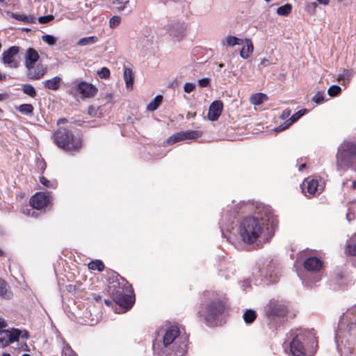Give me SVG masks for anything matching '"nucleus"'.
Listing matches in <instances>:
<instances>
[{
	"instance_id": "nucleus-64",
	"label": "nucleus",
	"mask_w": 356,
	"mask_h": 356,
	"mask_svg": "<svg viewBox=\"0 0 356 356\" xmlns=\"http://www.w3.org/2000/svg\"><path fill=\"white\" fill-rule=\"evenodd\" d=\"M3 356H10V354H9V353H3Z\"/></svg>"
},
{
	"instance_id": "nucleus-63",
	"label": "nucleus",
	"mask_w": 356,
	"mask_h": 356,
	"mask_svg": "<svg viewBox=\"0 0 356 356\" xmlns=\"http://www.w3.org/2000/svg\"><path fill=\"white\" fill-rule=\"evenodd\" d=\"M4 78H5V75L0 74V79H4Z\"/></svg>"
},
{
	"instance_id": "nucleus-47",
	"label": "nucleus",
	"mask_w": 356,
	"mask_h": 356,
	"mask_svg": "<svg viewBox=\"0 0 356 356\" xmlns=\"http://www.w3.org/2000/svg\"><path fill=\"white\" fill-rule=\"evenodd\" d=\"M312 101L316 102V104H321L324 101L323 95L321 92H317L313 97Z\"/></svg>"
},
{
	"instance_id": "nucleus-35",
	"label": "nucleus",
	"mask_w": 356,
	"mask_h": 356,
	"mask_svg": "<svg viewBox=\"0 0 356 356\" xmlns=\"http://www.w3.org/2000/svg\"><path fill=\"white\" fill-rule=\"evenodd\" d=\"M291 10H292L291 5L289 3H286L284 6L279 7L277 9V13L279 15L286 16L291 12Z\"/></svg>"
},
{
	"instance_id": "nucleus-45",
	"label": "nucleus",
	"mask_w": 356,
	"mask_h": 356,
	"mask_svg": "<svg viewBox=\"0 0 356 356\" xmlns=\"http://www.w3.org/2000/svg\"><path fill=\"white\" fill-rule=\"evenodd\" d=\"M356 212V204L353 205L349 209V212L346 214V219L350 222L355 218V213Z\"/></svg>"
},
{
	"instance_id": "nucleus-59",
	"label": "nucleus",
	"mask_w": 356,
	"mask_h": 356,
	"mask_svg": "<svg viewBox=\"0 0 356 356\" xmlns=\"http://www.w3.org/2000/svg\"><path fill=\"white\" fill-rule=\"evenodd\" d=\"M7 98L6 94H0V102Z\"/></svg>"
},
{
	"instance_id": "nucleus-55",
	"label": "nucleus",
	"mask_w": 356,
	"mask_h": 356,
	"mask_svg": "<svg viewBox=\"0 0 356 356\" xmlns=\"http://www.w3.org/2000/svg\"><path fill=\"white\" fill-rule=\"evenodd\" d=\"M35 22V18L33 16H27V19L26 20V23H33Z\"/></svg>"
},
{
	"instance_id": "nucleus-51",
	"label": "nucleus",
	"mask_w": 356,
	"mask_h": 356,
	"mask_svg": "<svg viewBox=\"0 0 356 356\" xmlns=\"http://www.w3.org/2000/svg\"><path fill=\"white\" fill-rule=\"evenodd\" d=\"M271 64V63L270 62V60L267 58H263L261 62H260V64H259V66H262V67H268Z\"/></svg>"
},
{
	"instance_id": "nucleus-50",
	"label": "nucleus",
	"mask_w": 356,
	"mask_h": 356,
	"mask_svg": "<svg viewBox=\"0 0 356 356\" xmlns=\"http://www.w3.org/2000/svg\"><path fill=\"white\" fill-rule=\"evenodd\" d=\"M210 83V79L209 78H203L198 80V83L201 87H207L209 86Z\"/></svg>"
},
{
	"instance_id": "nucleus-43",
	"label": "nucleus",
	"mask_w": 356,
	"mask_h": 356,
	"mask_svg": "<svg viewBox=\"0 0 356 356\" xmlns=\"http://www.w3.org/2000/svg\"><path fill=\"white\" fill-rule=\"evenodd\" d=\"M62 356H74L73 350L68 344H65L63 346Z\"/></svg>"
},
{
	"instance_id": "nucleus-62",
	"label": "nucleus",
	"mask_w": 356,
	"mask_h": 356,
	"mask_svg": "<svg viewBox=\"0 0 356 356\" xmlns=\"http://www.w3.org/2000/svg\"><path fill=\"white\" fill-rule=\"evenodd\" d=\"M227 223L232 224L233 223V220L232 219H229L228 221H227Z\"/></svg>"
},
{
	"instance_id": "nucleus-12",
	"label": "nucleus",
	"mask_w": 356,
	"mask_h": 356,
	"mask_svg": "<svg viewBox=\"0 0 356 356\" xmlns=\"http://www.w3.org/2000/svg\"><path fill=\"white\" fill-rule=\"evenodd\" d=\"M19 51V48L17 46H12L8 48L2 54L3 63L10 67H17L18 62L15 60V57L18 54Z\"/></svg>"
},
{
	"instance_id": "nucleus-24",
	"label": "nucleus",
	"mask_w": 356,
	"mask_h": 356,
	"mask_svg": "<svg viewBox=\"0 0 356 356\" xmlns=\"http://www.w3.org/2000/svg\"><path fill=\"white\" fill-rule=\"evenodd\" d=\"M61 78L59 76H54L52 79L45 80L42 82L43 86L49 90H57L60 86Z\"/></svg>"
},
{
	"instance_id": "nucleus-29",
	"label": "nucleus",
	"mask_w": 356,
	"mask_h": 356,
	"mask_svg": "<svg viewBox=\"0 0 356 356\" xmlns=\"http://www.w3.org/2000/svg\"><path fill=\"white\" fill-rule=\"evenodd\" d=\"M163 97L160 95H156L152 101H151L147 106V110L150 111H155L160 105Z\"/></svg>"
},
{
	"instance_id": "nucleus-38",
	"label": "nucleus",
	"mask_w": 356,
	"mask_h": 356,
	"mask_svg": "<svg viewBox=\"0 0 356 356\" xmlns=\"http://www.w3.org/2000/svg\"><path fill=\"white\" fill-rule=\"evenodd\" d=\"M351 77V72L348 70H343V72L338 75L337 80L343 81V83L349 82Z\"/></svg>"
},
{
	"instance_id": "nucleus-48",
	"label": "nucleus",
	"mask_w": 356,
	"mask_h": 356,
	"mask_svg": "<svg viewBox=\"0 0 356 356\" xmlns=\"http://www.w3.org/2000/svg\"><path fill=\"white\" fill-rule=\"evenodd\" d=\"M195 83H186L184 86V90L186 92L190 93L195 88Z\"/></svg>"
},
{
	"instance_id": "nucleus-7",
	"label": "nucleus",
	"mask_w": 356,
	"mask_h": 356,
	"mask_svg": "<svg viewBox=\"0 0 356 356\" xmlns=\"http://www.w3.org/2000/svg\"><path fill=\"white\" fill-rule=\"evenodd\" d=\"M55 143L65 151H77L82 145L81 140L74 137L72 133L65 128H60L54 134Z\"/></svg>"
},
{
	"instance_id": "nucleus-1",
	"label": "nucleus",
	"mask_w": 356,
	"mask_h": 356,
	"mask_svg": "<svg viewBox=\"0 0 356 356\" xmlns=\"http://www.w3.org/2000/svg\"><path fill=\"white\" fill-rule=\"evenodd\" d=\"M254 216L245 217L241 222L238 233L241 240L247 244H253L261 236L264 227L268 222L273 223L270 209L262 207Z\"/></svg>"
},
{
	"instance_id": "nucleus-37",
	"label": "nucleus",
	"mask_w": 356,
	"mask_h": 356,
	"mask_svg": "<svg viewBox=\"0 0 356 356\" xmlns=\"http://www.w3.org/2000/svg\"><path fill=\"white\" fill-rule=\"evenodd\" d=\"M183 136L184 134H182V131L177 132L169 137L167 140V143L168 144H174L177 142L184 140V139Z\"/></svg>"
},
{
	"instance_id": "nucleus-39",
	"label": "nucleus",
	"mask_w": 356,
	"mask_h": 356,
	"mask_svg": "<svg viewBox=\"0 0 356 356\" xmlns=\"http://www.w3.org/2000/svg\"><path fill=\"white\" fill-rule=\"evenodd\" d=\"M40 181L43 186L47 188H55L57 186L56 181H51L46 179L44 177H40Z\"/></svg>"
},
{
	"instance_id": "nucleus-19",
	"label": "nucleus",
	"mask_w": 356,
	"mask_h": 356,
	"mask_svg": "<svg viewBox=\"0 0 356 356\" xmlns=\"http://www.w3.org/2000/svg\"><path fill=\"white\" fill-rule=\"evenodd\" d=\"M304 266L308 271L317 272L321 268L322 262L316 257H309L305 261Z\"/></svg>"
},
{
	"instance_id": "nucleus-32",
	"label": "nucleus",
	"mask_w": 356,
	"mask_h": 356,
	"mask_svg": "<svg viewBox=\"0 0 356 356\" xmlns=\"http://www.w3.org/2000/svg\"><path fill=\"white\" fill-rule=\"evenodd\" d=\"M88 267L90 270H97L99 272L103 271L104 269V264L100 260H97V259L90 261L88 265Z\"/></svg>"
},
{
	"instance_id": "nucleus-22",
	"label": "nucleus",
	"mask_w": 356,
	"mask_h": 356,
	"mask_svg": "<svg viewBox=\"0 0 356 356\" xmlns=\"http://www.w3.org/2000/svg\"><path fill=\"white\" fill-rule=\"evenodd\" d=\"M242 44H243V40L234 35H227L221 42L222 46L226 48L233 47L236 45H241Z\"/></svg>"
},
{
	"instance_id": "nucleus-23",
	"label": "nucleus",
	"mask_w": 356,
	"mask_h": 356,
	"mask_svg": "<svg viewBox=\"0 0 356 356\" xmlns=\"http://www.w3.org/2000/svg\"><path fill=\"white\" fill-rule=\"evenodd\" d=\"M243 42L245 45L240 51V56L243 59H248L253 53L254 46L250 39H245Z\"/></svg>"
},
{
	"instance_id": "nucleus-21",
	"label": "nucleus",
	"mask_w": 356,
	"mask_h": 356,
	"mask_svg": "<svg viewBox=\"0 0 356 356\" xmlns=\"http://www.w3.org/2000/svg\"><path fill=\"white\" fill-rule=\"evenodd\" d=\"M39 58V54L36 50L33 48H29L26 51V56L25 57V67H31V66L35 65Z\"/></svg>"
},
{
	"instance_id": "nucleus-26",
	"label": "nucleus",
	"mask_w": 356,
	"mask_h": 356,
	"mask_svg": "<svg viewBox=\"0 0 356 356\" xmlns=\"http://www.w3.org/2000/svg\"><path fill=\"white\" fill-rule=\"evenodd\" d=\"M267 99L268 97L266 95L259 92L252 95L250 98V102L253 105H260Z\"/></svg>"
},
{
	"instance_id": "nucleus-9",
	"label": "nucleus",
	"mask_w": 356,
	"mask_h": 356,
	"mask_svg": "<svg viewBox=\"0 0 356 356\" xmlns=\"http://www.w3.org/2000/svg\"><path fill=\"white\" fill-rule=\"evenodd\" d=\"M187 24L185 22L175 21L166 26V30L172 38L180 40L186 36Z\"/></svg>"
},
{
	"instance_id": "nucleus-16",
	"label": "nucleus",
	"mask_w": 356,
	"mask_h": 356,
	"mask_svg": "<svg viewBox=\"0 0 356 356\" xmlns=\"http://www.w3.org/2000/svg\"><path fill=\"white\" fill-rule=\"evenodd\" d=\"M111 4L119 13L129 15L132 12L129 0H111Z\"/></svg>"
},
{
	"instance_id": "nucleus-60",
	"label": "nucleus",
	"mask_w": 356,
	"mask_h": 356,
	"mask_svg": "<svg viewBox=\"0 0 356 356\" xmlns=\"http://www.w3.org/2000/svg\"><path fill=\"white\" fill-rule=\"evenodd\" d=\"M305 166H306V164H305V163L302 164V165L299 167V168H298L299 171L302 170L305 168Z\"/></svg>"
},
{
	"instance_id": "nucleus-5",
	"label": "nucleus",
	"mask_w": 356,
	"mask_h": 356,
	"mask_svg": "<svg viewBox=\"0 0 356 356\" xmlns=\"http://www.w3.org/2000/svg\"><path fill=\"white\" fill-rule=\"evenodd\" d=\"M355 164H356V143L344 141L338 148L337 154V170L345 171Z\"/></svg>"
},
{
	"instance_id": "nucleus-44",
	"label": "nucleus",
	"mask_w": 356,
	"mask_h": 356,
	"mask_svg": "<svg viewBox=\"0 0 356 356\" xmlns=\"http://www.w3.org/2000/svg\"><path fill=\"white\" fill-rule=\"evenodd\" d=\"M97 74L102 79H108L111 74L110 70L106 67H102Z\"/></svg>"
},
{
	"instance_id": "nucleus-28",
	"label": "nucleus",
	"mask_w": 356,
	"mask_h": 356,
	"mask_svg": "<svg viewBox=\"0 0 356 356\" xmlns=\"http://www.w3.org/2000/svg\"><path fill=\"white\" fill-rule=\"evenodd\" d=\"M98 41V38L95 35L85 37L79 39L76 43L78 46L91 45Z\"/></svg>"
},
{
	"instance_id": "nucleus-13",
	"label": "nucleus",
	"mask_w": 356,
	"mask_h": 356,
	"mask_svg": "<svg viewBox=\"0 0 356 356\" xmlns=\"http://www.w3.org/2000/svg\"><path fill=\"white\" fill-rule=\"evenodd\" d=\"M302 191L304 193H308L309 195H314L320 193L323 191V186L318 184L317 179L307 177L302 183Z\"/></svg>"
},
{
	"instance_id": "nucleus-31",
	"label": "nucleus",
	"mask_w": 356,
	"mask_h": 356,
	"mask_svg": "<svg viewBox=\"0 0 356 356\" xmlns=\"http://www.w3.org/2000/svg\"><path fill=\"white\" fill-rule=\"evenodd\" d=\"M256 317V312L252 309H247L243 315V320L246 323H252Z\"/></svg>"
},
{
	"instance_id": "nucleus-56",
	"label": "nucleus",
	"mask_w": 356,
	"mask_h": 356,
	"mask_svg": "<svg viewBox=\"0 0 356 356\" xmlns=\"http://www.w3.org/2000/svg\"><path fill=\"white\" fill-rule=\"evenodd\" d=\"M6 327V322L3 318H0V329Z\"/></svg>"
},
{
	"instance_id": "nucleus-40",
	"label": "nucleus",
	"mask_w": 356,
	"mask_h": 356,
	"mask_svg": "<svg viewBox=\"0 0 356 356\" xmlns=\"http://www.w3.org/2000/svg\"><path fill=\"white\" fill-rule=\"evenodd\" d=\"M341 91V88L337 85L331 86L328 90L327 93L331 97H334L338 95Z\"/></svg>"
},
{
	"instance_id": "nucleus-52",
	"label": "nucleus",
	"mask_w": 356,
	"mask_h": 356,
	"mask_svg": "<svg viewBox=\"0 0 356 356\" xmlns=\"http://www.w3.org/2000/svg\"><path fill=\"white\" fill-rule=\"evenodd\" d=\"M291 114V110L289 109H285L283 111L282 115H281V118L282 119H285L286 118H288Z\"/></svg>"
},
{
	"instance_id": "nucleus-61",
	"label": "nucleus",
	"mask_w": 356,
	"mask_h": 356,
	"mask_svg": "<svg viewBox=\"0 0 356 356\" xmlns=\"http://www.w3.org/2000/svg\"><path fill=\"white\" fill-rule=\"evenodd\" d=\"M352 188L353 189H356V181H353V183H352Z\"/></svg>"
},
{
	"instance_id": "nucleus-58",
	"label": "nucleus",
	"mask_w": 356,
	"mask_h": 356,
	"mask_svg": "<svg viewBox=\"0 0 356 356\" xmlns=\"http://www.w3.org/2000/svg\"><path fill=\"white\" fill-rule=\"evenodd\" d=\"M66 119L65 118H60L58 120V122L57 124H63V123H65L66 122Z\"/></svg>"
},
{
	"instance_id": "nucleus-54",
	"label": "nucleus",
	"mask_w": 356,
	"mask_h": 356,
	"mask_svg": "<svg viewBox=\"0 0 356 356\" xmlns=\"http://www.w3.org/2000/svg\"><path fill=\"white\" fill-rule=\"evenodd\" d=\"M38 166L41 169V170L44 171L46 168V163L44 161H42L38 162Z\"/></svg>"
},
{
	"instance_id": "nucleus-46",
	"label": "nucleus",
	"mask_w": 356,
	"mask_h": 356,
	"mask_svg": "<svg viewBox=\"0 0 356 356\" xmlns=\"http://www.w3.org/2000/svg\"><path fill=\"white\" fill-rule=\"evenodd\" d=\"M54 19V17L52 15H49L46 16H42L38 18V22L40 24H47L52 21Z\"/></svg>"
},
{
	"instance_id": "nucleus-36",
	"label": "nucleus",
	"mask_w": 356,
	"mask_h": 356,
	"mask_svg": "<svg viewBox=\"0 0 356 356\" xmlns=\"http://www.w3.org/2000/svg\"><path fill=\"white\" fill-rule=\"evenodd\" d=\"M22 91L24 94L30 96L31 97H35L37 95L34 87L30 84L24 85L22 86Z\"/></svg>"
},
{
	"instance_id": "nucleus-14",
	"label": "nucleus",
	"mask_w": 356,
	"mask_h": 356,
	"mask_svg": "<svg viewBox=\"0 0 356 356\" xmlns=\"http://www.w3.org/2000/svg\"><path fill=\"white\" fill-rule=\"evenodd\" d=\"M74 90L81 95L83 98L92 97L97 91V89L93 85L84 81L76 83L74 86Z\"/></svg>"
},
{
	"instance_id": "nucleus-34",
	"label": "nucleus",
	"mask_w": 356,
	"mask_h": 356,
	"mask_svg": "<svg viewBox=\"0 0 356 356\" xmlns=\"http://www.w3.org/2000/svg\"><path fill=\"white\" fill-rule=\"evenodd\" d=\"M18 111L23 115H31L33 111V106L30 104H21L18 107Z\"/></svg>"
},
{
	"instance_id": "nucleus-33",
	"label": "nucleus",
	"mask_w": 356,
	"mask_h": 356,
	"mask_svg": "<svg viewBox=\"0 0 356 356\" xmlns=\"http://www.w3.org/2000/svg\"><path fill=\"white\" fill-rule=\"evenodd\" d=\"M355 241H356V234L350 239V243L346 245L345 252L348 254L356 255V244L352 245V243Z\"/></svg>"
},
{
	"instance_id": "nucleus-49",
	"label": "nucleus",
	"mask_w": 356,
	"mask_h": 356,
	"mask_svg": "<svg viewBox=\"0 0 356 356\" xmlns=\"http://www.w3.org/2000/svg\"><path fill=\"white\" fill-rule=\"evenodd\" d=\"M11 16H12V17H13L19 21H22L24 23H26V20L27 19V16L25 15H19V14L12 13Z\"/></svg>"
},
{
	"instance_id": "nucleus-41",
	"label": "nucleus",
	"mask_w": 356,
	"mask_h": 356,
	"mask_svg": "<svg viewBox=\"0 0 356 356\" xmlns=\"http://www.w3.org/2000/svg\"><path fill=\"white\" fill-rule=\"evenodd\" d=\"M121 22V17L120 16L115 15L112 17L109 20V26L111 29L116 28L120 25Z\"/></svg>"
},
{
	"instance_id": "nucleus-20",
	"label": "nucleus",
	"mask_w": 356,
	"mask_h": 356,
	"mask_svg": "<svg viewBox=\"0 0 356 356\" xmlns=\"http://www.w3.org/2000/svg\"><path fill=\"white\" fill-rule=\"evenodd\" d=\"M306 112V109L300 110L295 113L288 120H286L283 125H281L275 129V131H280L287 129L292 124L296 122L300 118H301Z\"/></svg>"
},
{
	"instance_id": "nucleus-17",
	"label": "nucleus",
	"mask_w": 356,
	"mask_h": 356,
	"mask_svg": "<svg viewBox=\"0 0 356 356\" xmlns=\"http://www.w3.org/2000/svg\"><path fill=\"white\" fill-rule=\"evenodd\" d=\"M222 103L220 101H214L209 108L208 118L211 121L216 120L220 115L222 111Z\"/></svg>"
},
{
	"instance_id": "nucleus-10",
	"label": "nucleus",
	"mask_w": 356,
	"mask_h": 356,
	"mask_svg": "<svg viewBox=\"0 0 356 356\" xmlns=\"http://www.w3.org/2000/svg\"><path fill=\"white\" fill-rule=\"evenodd\" d=\"M52 200L50 193H37L33 195L29 201L30 205L38 210L41 209L48 205Z\"/></svg>"
},
{
	"instance_id": "nucleus-2",
	"label": "nucleus",
	"mask_w": 356,
	"mask_h": 356,
	"mask_svg": "<svg viewBox=\"0 0 356 356\" xmlns=\"http://www.w3.org/2000/svg\"><path fill=\"white\" fill-rule=\"evenodd\" d=\"M316 346L317 341L312 332L299 330L290 343V350L293 356H304L307 351L313 352Z\"/></svg>"
},
{
	"instance_id": "nucleus-15",
	"label": "nucleus",
	"mask_w": 356,
	"mask_h": 356,
	"mask_svg": "<svg viewBox=\"0 0 356 356\" xmlns=\"http://www.w3.org/2000/svg\"><path fill=\"white\" fill-rule=\"evenodd\" d=\"M27 70L26 76L29 79L38 80L42 78L47 72V69L43 67L42 65L31 66V67H26Z\"/></svg>"
},
{
	"instance_id": "nucleus-25",
	"label": "nucleus",
	"mask_w": 356,
	"mask_h": 356,
	"mask_svg": "<svg viewBox=\"0 0 356 356\" xmlns=\"http://www.w3.org/2000/svg\"><path fill=\"white\" fill-rule=\"evenodd\" d=\"M0 297L4 299H10L13 297L10 286L2 279H0Z\"/></svg>"
},
{
	"instance_id": "nucleus-3",
	"label": "nucleus",
	"mask_w": 356,
	"mask_h": 356,
	"mask_svg": "<svg viewBox=\"0 0 356 356\" xmlns=\"http://www.w3.org/2000/svg\"><path fill=\"white\" fill-rule=\"evenodd\" d=\"M180 331L177 326H171L165 330L162 337V342L166 351H170L168 356H184L186 351V339L179 336Z\"/></svg>"
},
{
	"instance_id": "nucleus-4",
	"label": "nucleus",
	"mask_w": 356,
	"mask_h": 356,
	"mask_svg": "<svg viewBox=\"0 0 356 356\" xmlns=\"http://www.w3.org/2000/svg\"><path fill=\"white\" fill-rule=\"evenodd\" d=\"M349 337H356V306L349 308L341 316L339 323V330L335 334V340L339 346L343 343V339Z\"/></svg>"
},
{
	"instance_id": "nucleus-30",
	"label": "nucleus",
	"mask_w": 356,
	"mask_h": 356,
	"mask_svg": "<svg viewBox=\"0 0 356 356\" xmlns=\"http://www.w3.org/2000/svg\"><path fill=\"white\" fill-rule=\"evenodd\" d=\"M182 134H184V139H192L195 140L198 138L199 137L202 136V132L200 131H193V130H188L186 131H182Z\"/></svg>"
},
{
	"instance_id": "nucleus-11",
	"label": "nucleus",
	"mask_w": 356,
	"mask_h": 356,
	"mask_svg": "<svg viewBox=\"0 0 356 356\" xmlns=\"http://www.w3.org/2000/svg\"><path fill=\"white\" fill-rule=\"evenodd\" d=\"M287 312L286 305L280 300H271L266 308V314L269 316H284Z\"/></svg>"
},
{
	"instance_id": "nucleus-8",
	"label": "nucleus",
	"mask_w": 356,
	"mask_h": 356,
	"mask_svg": "<svg viewBox=\"0 0 356 356\" xmlns=\"http://www.w3.org/2000/svg\"><path fill=\"white\" fill-rule=\"evenodd\" d=\"M29 334L26 330L18 329L1 330H0V347L3 348L10 343L17 341L19 338L27 339Z\"/></svg>"
},
{
	"instance_id": "nucleus-53",
	"label": "nucleus",
	"mask_w": 356,
	"mask_h": 356,
	"mask_svg": "<svg viewBox=\"0 0 356 356\" xmlns=\"http://www.w3.org/2000/svg\"><path fill=\"white\" fill-rule=\"evenodd\" d=\"M88 113L90 115H93V116H95L96 115V113H97V111L95 109V107L93 106H90L88 108Z\"/></svg>"
},
{
	"instance_id": "nucleus-57",
	"label": "nucleus",
	"mask_w": 356,
	"mask_h": 356,
	"mask_svg": "<svg viewBox=\"0 0 356 356\" xmlns=\"http://www.w3.org/2000/svg\"><path fill=\"white\" fill-rule=\"evenodd\" d=\"M319 3L323 4V5H327L329 3V0H317Z\"/></svg>"
},
{
	"instance_id": "nucleus-42",
	"label": "nucleus",
	"mask_w": 356,
	"mask_h": 356,
	"mask_svg": "<svg viewBox=\"0 0 356 356\" xmlns=\"http://www.w3.org/2000/svg\"><path fill=\"white\" fill-rule=\"evenodd\" d=\"M42 40L49 45L53 46L56 44V39L51 35H44L42 36Z\"/></svg>"
},
{
	"instance_id": "nucleus-6",
	"label": "nucleus",
	"mask_w": 356,
	"mask_h": 356,
	"mask_svg": "<svg viewBox=\"0 0 356 356\" xmlns=\"http://www.w3.org/2000/svg\"><path fill=\"white\" fill-rule=\"evenodd\" d=\"M225 311L223 302L216 298L202 307L200 313L209 326H216L221 323V317Z\"/></svg>"
},
{
	"instance_id": "nucleus-27",
	"label": "nucleus",
	"mask_w": 356,
	"mask_h": 356,
	"mask_svg": "<svg viewBox=\"0 0 356 356\" xmlns=\"http://www.w3.org/2000/svg\"><path fill=\"white\" fill-rule=\"evenodd\" d=\"M124 79L127 88H131L133 86V72L132 70L128 67L124 69Z\"/></svg>"
},
{
	"instance_id": "nucleus-18",
	"label": "nucleus",
	"mask_w": 356,
	"mask_h": 356,
	"mask_svg": "<svg viewBox=\"0 0 356 356\" xmlns=\"http://www.w3.org/2000/svg\"><path fill=\"white\" fill-rule=\"evenodd\" d=\"M114 300L118 305L127 309H129L134 303L131 296L124 295L121 291H117L116 293L114 294Z\"/></svg>"
}]
</instances>
